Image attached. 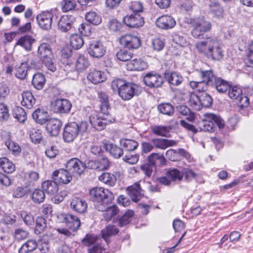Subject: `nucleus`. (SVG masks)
Returning a JSON list of instances; mask_svg holds the SVG:
<instances>
[{
	"mask_svg": "<svg viewBox=\"0 0 253 253\" xmlns=\"http://www.w3.org/2000/svg\"><path fill=\"white\" fill-rule=\"evenodd\" d=\"M0 167L7 173H12L15 170L14 165L6 158L0 159Z\"/></svg>",
	"mask_w": 253,
	"mask_h": 253,
	"instance_id": "obj_44",
	"label": "nucleus"
},
{
	"mask_svg": "<svg viewBox=\"0 0 253 253\" xmlns=\"http://www.w3.org/2000/svg\"><path fill=\"white\" fill-rule=\"evenodd\" d=\"M92 200L95 203V207L99 211H103L105 205L110 203L113 199L112 194L102 187H94L89 191Z\"/></svg>",
	"mask_w": 253,
	"mask_h": 253,
	"instance_id": "obj_1",
	"label": "nucleus"
},
{
	"mask_svg": "<svg viewBox=\"0 0 253 253\" xmlns=\"http://www.w3.org/2000/svg\"><path fill=\"white\" fill-rule=\"evenodd\" d=\"M28 70L27 63L24 62L21 63L20 65L16 69V76L19 79H24Z\"/></svg>",
	"mask_w": 253,
	"mask_h": 253,
	"instance_id": "obj_58",
	"label": "nucleus"
},
{
	"mask_svg": "<svg viewBox=\"0 0 253 253\" xmlns=\"http://www.w3.org/2000/svg\"><path fill=\"white\" fill-rule=\"evenodd\" d=\"M158 110L162 114L171 116L174 113V108L169 103H162L158 106Z\"/></svg>",
	"mask_w": 253,
	"mask_h": 253,
	"instance_id": "obj_56",
	"label": "nucleus"
},
{
	"mask_svg": "<svg viewBox=\"0 0 253 253\" xmlns=\"http://www.w3.org/2000/svg\"><path fill=\"white\" fill-rule=\"evenodd\" d=\"M110 166V161L107 158H102L101 159L95 161L93 165L91 166L92 169H97L99 170H105Z\"/></svg>",
	"mask_w": 253,
	"mask_h": 253,
	"instance_id": "obj_45",
	"label": "nucleus"
},
{
	"mask_svg": "<svg viewBox=\"0 0 253 253\" xmlns=\"http://www.w3.org/2000/svg\"><path fill=\"white\" fill-rule=\"evenodd\" d=\"M45 198L44 191L39 189H35L32 193V199L35 203H42Z\"/></svg>",
	"mask_w": 253,
	"mask_h": 253,
	"instance_id": "obj_54",
	"label": "nucleus"
},
{
	"mask_svg": "<svg viewBox=\"0 0 253 253\" xmlns=\"http://www.w3.org/2000/svg\"><path fill=\"white\" fill-rule=\"evenodd\" d=\"M164 76L169 84L175 86L180 85L183 81V78L182 76L174 72L166 71L164 74Z\"/></svg>",
	"mask_w": 253,
	"mask_h": 253,
	"instance_id": "obj_26",
	"label": "nucleus"
},
{
	"mask_svg": "<svg viewBox=\"0 0 253 253\" xmlns=\"http://www.w3.org/2000/svg\"><path fill=\"white\" fill-rule=\"evenodd\" d=\"M84 43V41L82 36L78 34H74L70 37V44L76 49L81 48Z\"/></svg>",
	"mask_w": 253,
	"mask_h": 253,
	"instance_id": "obj_50",
	"label": "nucleus"
},
{
	"mask_svg": "<svg viewBox=\"0 0 253 253\" xmlns=\"http://www.w3.org/2000/svg\"><path fill=\"white\" fill-rule=\"evenodd\" d=\"M189 23L193 27L191 34L195 38H200L204 33L210 31L211 27V22L203 17L191 19Z\"/></svg>",
	"mask_w": 253,
	"mask_h": 253,
	"instance_id": "obj_6",
	"label": "nucleus"
},
{
	"mask_svg": "<svg viewBox=\"0 0 253 253\" xmlns=\"http://www.w3.org/2000/svg\"><path fill=\"white\" fill-rule=\"evenodd\" d=\"M133 53L126 48L120 49L116 53L118 60L123 62L129 60L132 57Z\"/></svg>",
	"mask_w": 253,
	"mask_h": 253,
	"instance_id": "obj_51",
	"label": "nucleus"
},
{
	"mask_svg": "<svg viewBox=\"0 0 253 253\" xmlns=\"http://www.w3.org/2000/svg\"><path fill=\"white\" fill-rule=\"evenodd\" d=\"M107 26L110 32L114 33L121 32L123 27L122 24L117 19H110Z\"/></svg>",
	"mask_w": 253,
	"mask_h": 253,
	"instance_id": "obj_46",
	"label": "nucleus"
},
{
	"mask_svg": "<svg viewBox=\"0 0 253 253\" xmlns=\"http://www.w3.org/2000/svg\"><path fill=\"white\" fill-rule=\"evenodd\" d=\"M86 20L90 24L97 26L102 22L101 16L94 11L87 12L85 15Z\"/></svg>",
	"mask_w": 253,
	"mask_h": 253,
	"instance_id": "obj_38",
	"label": "nucleus"
},
{
	"mask_svg": "<svg viewBox=\"0 0 253 253\" xmlns=\"http://www.w3.org/2000/svg\"><path fill=\"white\" fill-rule=\"evenodd\" d=\"M152 142L156 148L163 150L168 147L173 146L176 144V142L172 140L157 138L152 139Z\"/></svg>",
	"mask_w": 253,
	"mask_h": 253,
	"instance_id": "obj_32",
	"label": "nucleus"
},
{
	"mask_svg": "<svg viewBox=\"0 0 253 253\" xmlns=\"http://www.w3.org/2000/svg\"><path fill=\"white\" fill-rule=\"evenodd\" d=\"M141 92V88L136 84L126 83L121 88L119 95L123 100H128L134 95H138Z\"/></svg>",
	"mask_w": 253,
	"mask_h": 253,
	"instance_id": "obj_10",
	"label": "nucleus"
},
{
	"mask_svg": "<svg viewBox=\"0 0 253 253\" xmlns=\"http://www.w3.org/2000/svg\"><path fill=\"white\" fill-rule=\"evenodd\" d=\"M74 21V18L72 15L62 16L58 23V29L62 32H67L70 30Z\"/></svg>",
	"mask_w": 253,
	"mask_h": 253,
	"instance_id": "obj_25",
	"label": "nucleus"
},
{
	"mask_svg": "<svg viewBox=\"0 0 253 253\" xmlns=\"http://www.w3.org/2000/svg\"><path fill=\"white\" fill-rule=\"evenodd\" d=\"M19 212L21 217L26 225L28 226L34 225V217L31 213L25 211H20Z\"/></svg>",
	"mask_w": 253,
	"mask_h": 253,
	"instance_id": "obj_57",
	"label": "nucleus"
},
{
	"mask_svg": "<svg viewBox=\"0 0 253 253\" xmlns=\"http://www.w3.org/2000/svg\"><path fill=\"white\" fill-rule=\"evenodd\" d=\"M119 232L118 228L114 225H108L101 231L102 237L107 243L108 238L111 235L117 234Z\"/></svg>",
	"mask_w": 253,
	"mask_h": 253,
	"instance_id": "obj_53",
	"label": "nucleus"
},
{
	"mask_svg": "<svg viewBox=\"0 0 253 253\" xmlns=\"http://www.w3.org/2000/svg\"><path fill=\"white\" fill-rule=\"evenodd\" d=\"M205 79L209 83V85L215 87L220 93L225 92L230 88L229 83L220 77H216L212 70L205 73Z\"/></svg>",
	"mask_w": 253,
	"mask_h": 253,
	"instance_id": "obj_7",
	"label": "nucleus"
},
{
	"mask_svg": "<svg viewBox=\"0 0 253 253\" xmlns=\"http://www.w3.org/2000/svg\"><path fill=\"white\" fill-rule=\"evenodd\" d=\"M64 221L70 230L67 229H58V231L67 237L74 236L73 232L77 231L81 225L79 217L71 214H66L64 216Z\"/></svg>",
	"mask_w": 253,
	"mask_h": 253,
	"instance_id": "obj_8",
	"label": "nucleus"
},
{
	"mask_svg": "<svg viewBox=\"0 0 253 253\" xmlns=\"http://www.w3.org/2000/svg\"><path fill=\"white\" fill-rule=\"evenodd\" d=\"M36 40L31 36L26 35L20 38L17 41L16 44L19 45L28 51L32 49V44Z\"/></svg>",
	"mask_w": 253,
	"mask_h": 253,
	"instance_id": "obj_30",
	"label": "nucleus"
},
{
	"mask_svg": "<svg viewBox=\"0 0 253 253\" xmlns=\"http://www.w3.org/2000/svg\"><path fill=\"white\" fill-rule=\"evenodd\" d=\"M223 56V50L217 40L205 57L211 60L219 61L222 59Z\"/></svg>",
	"mask_w": 253,
	"mask_h": 253,
	"instance_id": "obj_19",
	"label": "nucleus"
},
{
	"mask_svg": "<svg viewBox=\"0 0 253 253\" xmlns=\"http://www.w3.org/2000/svg\"><path fill=\"white\" fill-rule=\"evenodd\" d=\"M123 20L127 26L131 28H138L142 26L144 23L143 17L137 13L126 15L124 18Z\"/></svg>",
	"mask_w": 253,
	"mask_h": 253,
	"instance_id": "obj_22",
	"label": "nucleus"
},
{
	"mask_svg": "<svg viewBox=\"0 0 253 253\" xmlns=\"http://www.w3.org/2000/svg\"><path fill=\"white\" fill-rule=\"evenodd\" d=\"M156 26L164 30L172 29L176 25L174 19L168 15H162L158 18L156 21Z\"/></svg>",
	"mask_w": 253,
	"mask_h": 253,
	"instance_id": "obj_20",
	"label": "nucleus"
},
{
	"mask_svg": "<svg viewBox=\"0 0 253 253\" xmlns=\"http://www.w3.org/2000/svg\"><path fill=\"white\" fill-rule=\"evenodd\" d=\"M207 72H210V70L202 71L201 72V76L202 78V81L200 82L191 81L190 82L189 84L191 87L197 90L199 92H203L207 89V85H209V83L206 82L205 79V73Z\"/></svg>",
	"mask_w": 253,
	"mask_h": 253,
	"instance_id": "obj_29",
	"label": "nucleus"
},
{
	"mask_svg": "<svg viewBox=\"0 0 253 253\" xmlns=\"http://www.w3.org/2000/svg\"><path fill=\"white\" fill-rule=\"evenodd\" d=\"M166 160L163 155L160 153H153L148 157V162L154 166L158 164L163 165L166 164Z\"/></svg>",
	"mask_w": 253,
	"mask_h": 253,
	"instance_id": "obj_36",
	"label": "nucleus"
},
{
	"mask_svg": "<svg viewBox=\"0 0 253 253\" xmlns=\"http://www.w3.org/2000/svg\"><path fill=\"white\" fill-rule=\"evenodd\" d=\"M204 118L199 123V126L202 131L213 132L214 131L215 125L219 129L224 128L225 122L220 117L212 113H206Z\"/></svg>",
	"mask_w": 253,
	"mask_h": 253,
	"instance_id": "obj_3",
	"label": "nucleus"
},
{
	"mask_svg": "<svg viewBox=\"0 0 253 253\" xmlns=\"http://www.w3.org/2000/svg\"><path fill=\"white\" fill-rule=\"evenodd\" d=\"M189 105L195 110H200L202 107L199 95L191 93L189 96Z\"/></svg>",
	"mask_w": 253,
	"mask_h": 253,
	"instance_id": "obj_42",
	"label": "nucleus"
},
{
	"mask_svg": "<svg viewBox=\"0 0 253 253\" xmlns=\"http://www.w3.org/2000/svg\"><path fill=\"white\" fill-rule=\"evenodd\" d=\"M22 105L28 109L32 108L36 100L32 92L30 91H24L22 94Z\"/></svg>",
	"mask_w": 253,
	"mask_h": 253,
	"instance_id": "obj_33",
	"label": "nucleus"
},
{
	"mask_svg": "<svg viewBox=\"0 0 253 253\" xmlns=\"http://www.w3.org/2000/svg\"><path fill=\"white\" fill-rule=\"evenodd\" d=\"M88 124L83 121L79 124L76 122L68 123L65 126L63 137L65 142H71L74 141L79 134L85 133L88 128Z\"/></svg>",
	"mask_w": 253,
	"mask_h": 253,
	"instance_id": "obj_2",
	"label": "nucleus"
},
{
	"mask_svg": "<svg viewBox=\"0 0 253 253\" xmlns=\"http://www.w3.org/2000/svg\"><path fill=\"white\" fill-rule=\"evenodd\" d=\"M13 117L20 123L24 122L27 119L25 110L20 107H16L13 112Z\"/></svg>",
	"mask_w": 253,
	"mask_h": 253,
	"instance_id": "obj_55",
	"label": "nucleus"
},
{
	"mask_svg": "<svg viewBox=\"0 0 253 253\" xmlns=\"http://www.w3.org/2000/svg\"><path fill=\"white\" fill-rule=\"evenodd\" d=\"M53 111L57 113H67L72 107L70 102L65 99H56L52 103Z\"/></svg>",
	"mask_w": 253,
	"mask_h": 253,
	"instance_id": "obj_18",
	"label": "nucleus"
},
{
	"mask_svg": "<svg viewBox=\"0 0 253 253\" xmlns=\"http://www.w3.org/2000/svg\"><path fill=\"white\" fill-rule=\"evenodd\" d=\"M199 97L200 98L202 107H209L211 105L212 99L209 94L206 92H203L199 95Z\"/></svg>",
	"mask_w": 253,
	"mask_h": 253,
	"instance_id": "obj_63",
	"label": "nucleus"
},
{
	"mask_svg": "<svg viewBox=\"0 0 253 253\" xmlns=\"http://www.w3.org/2000/svg\"><path fill=\"white\" fill-rule=\"evenodd\" d=\"M52 179L59 184H67L72 179V175L66 169L55 170L52 174Z\"/></svg>",
	"mask_w": 253,
	"mask_h": 253,
	"instance_id": "obj_17",
	"label": "nucleus"
},
{
	"mask_svg": "<svg viewBox=\"0 0 253 253\" xmlns=\"http://www.w3.org/2000/svg\"><path fill=\"white\" fill-rule=\"evenodd\" d=\"M143 82L145 84L149 87L158 88L163 85L164 80L160 74L154 72H150L144 76Z\"/></svg>",
	"mask_w": 253,
	"mask_h": 253,
	"instance_id": "obj_12",
	"label": "nucleus"
},
{
	"mask_svg": "<svg viewBox=\"0 0 253 253\" xmlns=\"http://www.w3.org/2000/svg\"><path fill=\"white\" fill-rule=\"evenodd\" d=\"M217 40L214 37H207L203 40L197 42L195 47L199 53L206 56Z\"/></svg>",
	"mask_w": 253,
	"mask_h": 253,
	"instance_id": "obj_13",
	"label": "nucleus"
},
{
	"mask_svg": "<svg viewBox=\"0 0 253 253\" xmlns=\"http://www.w3.org/2000/svg\"><path fill=\"white\" fill-rule=\"evenodd\" d=\"M120 43L129 49H136L141 44L140 40L137 36L126 34L120 38Z\"/></svg>",
	"mask_w": 253,
	"mask_h": 253,
	"instance_id": "obj_16",
	"label": "nucleus"
},
{
	"mask_svg": "<svg viewBox=\"0 0 253 253\" xmlns=\"http://www.w3.org/2000/svg\"><path fill=\"white\" fill-rule=\"evenodd\" d=\"M57 182L55 180H46L42 183V188L46 193L53 195L57 193L58 190Z\"/></svg>",
	"mask_w": 253,
	"mask_h": 253,
	"instance_id": "obj_34",
	"label": "nucleus"
},
{
	"mask_svg": "<svg viewBox=\"0 0 253 253\" xmlns=\"http://www.w3.org/2000/svg\"><path fill=\"white\" fill-rule=\"evenodd\" d=\"M133 214L134 212L132 211L128 210L126 211L119 219V224L120 226L122 227L129 223Z\"/></svg>",
	"mask_w": 253,
	"mask_h": 253,
	"instance_id": "obj_61",
	"label": "nucleus"
},
{
	"mask_svg": "<svg viewBox=\"0 0 253 253\" xmlns=\"http://www.w3.org/2000/svg\"><path fill=\"white\" fill-rule=\"evenodd\" d=\"M37 248V242L34 240H29L20 248L19 253H29L36 250Z\"/></svg>",
	"mask_w": 253,
	"mask_h": 253,
	"instance_id": "obj_43",
	"label": "nucleus"
},
{
	"mask_svg": "<svg viewBox=\"0 0 253 253\" xmlns=\"http://www.w3.org/2000/svg\"><path fill=\"white\" fill-rule=\"evenodd\" d=\"M243 95L242 89L237 86L230 87L229 89L228 95L232 99L238 100Z\"/></svg>",
	"mask_w": 253,
	"mask_h": 253,
	"instance_id": "obj_59",
	"label": "nucleus"
},
{
	"mask_svg": "<svg viewBox=\"0 0 253 253\" xmlns=\"http://www.w3.org/2000/svg\"><path fill=\"white\" fill-rule=\"evenodd\" d=\"M61 5L62 11L66 12L74 9L77 3L75 0H63Z\"/></svg>",
	"mask_w": 253,
	"mask_h": 253,
	"instance_id": "obj_60",
	"label": "nucleus"
},
{
	"mask_svg": "<svg viewBox=\"0 0 253 253\" xmlns=\"http://www.w3.org/2000/svg\"><path fill=\"white\" fill-rule=\"evenodd\" d=\"M120 142L122 147L127 151H132L135 150L138 146V142L132 139L122 138L120 139Z\"/></svg>",
	"mask_w": 253,
	"mask_h": 253,
	"instance_id": "obj_40",
	"label": "nucleus"
},
{
	"mask_svg": "<svg viewBox=\"0 0 253 253\" xmlns=\"http://www.w3.org/2000/svg\"><path fill=\"white\" fill-rule=\"evenodd\" d=\"M152 132L158 136L167 137L169 128L164 126H153L151 127Z\"/></svg>",
	"mask_w": 253,
	"mask_h": 253,
	"instance_id": "obj_47",
	"label": "nucleus"
},
{
	"mask_svg": "<svg viewBox=\"0 0 253 253\" xmlns=\"http://www.w3.org/2000/svg\"><path fill=\"white\" fill-rule=\"evenodd\" d=\"M89 120L94 128L98 130H101L107 124L114 122L115 118L109 113L100 110V112H91Z\"/></svg>",
	"mask_w": 253,
	"mask_h": 253,
	"instance_id": "obj_4",
	"label": "nucleus"
},
{
	"mask_svg": "<svg viewBox=\"0 0 253 253\" xmlns=\"http://www.w3.org/2000/svg\"><path fill=\"white\" fill-rule=\"evenodd\" d=\"M45 81V77L42 74L37 73L33 76L32 83L35 88L41 90L44 86Z\"/></svg>",
	"mask_w": 253,
	"mask_h": 253,
	"instance_id": "obj_37",
	"label": "nucleus"
},
{
	"mask_svg": "<svg viewBox=\"0 0 253 253\" xmlns=\"http://www.w3.org/2000/svg\"><path fill=\"white\" fill-rule=\"evenodd\" d=\"M98 99L101 103L100 105V110L109 113V110L110 107L109 104L108 95L104 92H99L98 93Z\"/></svg>",
	"mask_w": 253,
	"mask_h": 253,
	"instance_id": "obj_41",
	"label": "nucleus"
},
{
	"mask_svg": "<svg viewBox=\"0 0 253 253\" xmlns=\"http://www.w3.org/2000/svg\"><path fill=\"white\" fill-rule=\"evenodd\" d=\"M146 62L141 58L134 59L127 64L126 68L130 71H142L147 68Z\"/></svg>",
	"mask_w": 253,
	"mask_h": 253,
	"instance_id": "obj_28",
	"label": "nucleus"
},
{
	"mask_svg": "<svg viewBox=\"0 0 253 253\" xmlns=\"http://www.w3.org/2000/svg\"><path fill=\"white\" fill-rule=\"evenodd\" d=\"M28 235V231L22 228H17L14 231L13 237L16 240L20 241L27 238Z\"/></svg>",
	"mask_w": 253,
	"mask_h": 253,
	"instance_id": "obj_64",
	"label": "nucleus"
},
{
	"mask_svg": "<svg viewBox=\"0 0 253 253\" xmlns=\"http://www.w3.org/2000/svg\"><path fill=\"white\" fill-rule=\"evenodd\" d=\"M103 211L104 212L103 216L105 220H110L118 213L119 209L116 206L113 205L111 207H105V210Z\"/></svg>",
	"mask_w": 253,
	"mask_h": 253,
	"instance_id": "obj_49",
	"label": "nucleus"
},
{
	"mask_svg": "<svg viewBox=\"0 0 253 253\" xmlns=\"http://www.w3.org/2000/svg\"><path fill=\"white\" fill-rule=\"evenodd\" d=\"M167 175L173 181H180L184 177V180L187 182L194 179L197 175L193 170L188 168L183 169L182 172L176 169H171L167 172Z\"/></svg>",
	"mask_w": 253,
	"mask_h": 253,
	"instance_id": "obj_9",
	"label": "nucleus"
},
{
	"mask_svg": "<svg viewBox=\"0 0 253 253\" xmlns=\"http://www.w3.org/2000/svg\"><path fill=\"white\" fill-rule=\"evenodd\" d=\"M127 191L128 195L134 202H137L142 197V189L138 183L128 187Z\"/></svg>",
	"mask_w": 253,
	"mask_h": 253,
	"instance_id": "obj_27",
	"label": "nucleus"
},
{
	"mask_svg": "<svg viewBox=\"0 0 253 253\" xmlns=\"http://www.w3.org/2000/svg\"><path fill=\"white\" fill-rule=\"evenodd\" d=\"M87 51L90 56L96 58L103 57L106 52L103 43L99 41L90 42Z\"/></svg>",
	"mask_w": 253,
	"mask_h": 253,
	"instance_id": "obj_15",
	"label": "nucleus"
},
{
	"mask_svg": "<svg viewBox=\"0 0 253 253\" xmlns=\"http://www.w3.org/2000/svg\"><path fill=\"white\" fill-rule=\"evenodd\" d=\"M33 119L38 123L43 124L48 121V113L43 110L38 109L32 114Z\"/></svg>",
	"mask_w": 253,
	"mask_h": 253,
	"instance_id": "obj_35",
	"label": "nucleus"
},
{
	"mask_svg": "<svg viewBox=\"0 0 253 253\" xmlns=\"http://www.w3.org/2000/svg\"><path fill=\"white\" fill-rule=\"evenodd\" d=\"M36 226L35 232L37 234L43 232L47 227L46 220L42 216H39L36 220Z\"/></svg>",
	"mask_w": 253,
	"mask_h": 253,
	"instance_id": "obj_52",
	"label": "nucleus"
},
{
	"mask_svg": "<svg viewBox=\"0 0 253 253\" xmlns=\"http://www.w3.org/2000/svg\"><path fill=\"white\" fill-rule=\"evenodd\" d=\"M70 207L77 212L83 213L85 212L87 210V204L84 200L76 196L71 199Z\"/></svg>",
	"mask_w": 253,
	"mask_h": 253,
	"instance_id": "obj_21",
	"label": "nucleus"
},
{
	"mask_svg": "<svg viewBox=\"0 0 253 253\" xmlns=\"http://www.w3.org/2000/svg\"><path fill=\"white\" fill-rule=\"evenodd\" d=\"M53 14L49 11H43L36 16L38 26L42 29L49 31L51 29Z\"/></svg>",
	"mask_w": 253,
	"mask_h": 253,
	"instance_id": "obj_11",
	"label": "nucleus"
},
{
	"mask_svg": "<svg viewBox=\"0 0 253 253\" xmlns=\"http://www.w3.org/2000/svg\"><path fill=\"white\" fill-rule=\"evenodd\" d=\"M89 66L88 58L84 55H80L76 61V68L78 71L84 70Z\"/></svg>",
	"mask_w": 253,
	"mask_h": 253,
	"instance_id": "obj_48",
	"label": "nucleus"
},
{
	"mask_svg": "<svg viewBox=\"0 0 253 253\" xmlns=\"http://www.w3.org/2000/svg\"><path fill=\"white\" fill-rule=\"evenodd\" d=\"M106 76L104 72L95 69L90 70L87 76V80L93 84H97L106 81Z\"/></svg>",
	"mask_w": 253,
	"mask_h": 253,
	"instance_id": "obj_24",
	"label": "nucleus"
},
{
	"mask_svg": "<svg viewBox=\"0 0 253 253\" xmlns=\"http://www.w3.org/2000/svg\"><path fill=\"white\" fill-rule=\"evenodd\" d=\"M62 125L60 120L52 118L46 122V130L50 136H55L59 134Z\"/></svg>",
	"mask_w": 253,
	"mask_h": 253,
	"instance_id": "obj_23",
	"label": "nucleus"
},
{
	"mask_svg": "<svg viewBox=\"0 0 253 253\" xmlns=\"http://www.w3.org/2000/svg\"><path fill=\"white\" fill-rule=\"evenodd\" d=\"M38 55L48 70L52 72L56 71V65L54 61L52 50L49 44L41 43L38 47Z\"/></svg>",
	"mask_w": 253,
	"mask_h": 253,
	"instance_id": "obj_5",
	"label": "nucleus"
},
{
	"mask_svg": "<svg viewBox=\"0 0 253 253\" xmlns=\"http://www.w3.org/2000/svg\"><path fill=\"white\" fill-rule=\"evenodd\" d=\"M103 148L115 158H120L124 153L123 150L112 143H103Z\"/></svg>",
	"mask_w": 253,
	"mask_h": 253,
	"instance_id": "obj_31",
	"label": "nucleus"
},
{
	"mask_svg": "<svg viewBox=\"0 0 253 253\" xmlns=\"http://www.w3.org/2000/svg\"><path fill=\"white\" fill-rule=\"evenodd\" d=\"M98 179L110 186H114L117 181L116 176L113 174L109 172L103 173L98 177Z\"/></svg>",
	"mask_w": 253,
	"mask_h": 253,
	"instance_id": "obj_39",
	"label": "nucleus"
},
{
	"mask_svg": "<svg viewBox=\"0 0 253 253\" xmlns=\"http://www.w3.org/2000/svg\"><path fill=\"white\" fill-rule=\"evenodd\" d=\"M30 136L32 141L36 144L40 143L42 137V131L36 128H32Z\"/></svg>",
	"mask_w": 253,
	"mask_h": 253,
	"instance_id": "obj_62",
	"label": "nucleus"
},
{
	"mask_svg": "<svg viewBox=\"0 0 253 253\" xmlns=\"http://www.w3.org/2000/svg\"><path fill=\"white\" fill-rule=\"evenodd\" d=\"M66 168L72 175H80L84 169L85 165L78 159L73 158L67 162Z\"/></svg>",
	"mask_w": 253,
	"mask_h": 253,
	"instance_id": "obj_14",
	"label": "nucleus"
}]
</instances>
